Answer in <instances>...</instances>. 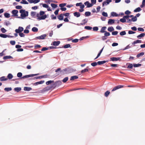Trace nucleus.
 Wrapping results in <instances>:
<instances>
[{"label": "nucleus", "mask_w": 145, "mask_h": 145, "mask_svg": "<svg viewBox=\"0 0 145 145\" xmlns=\"http://www.w3.org/2000/svg\"><path fill=\"white\" fill-rule=\"evenodd\" d=\"M85 14L86 16H90L91 13L90 12L87 11L85 12Z\"/></svg>", "instance_id": "obj_38"}, {"label": "nucleus", "mask_w": 145, "mask_h": 145, "mask_svg": "<svg viewBox=\"0 0 145 145\" xmlns=\"http://www.w3.org/2000/svg\"><path fill=\"white\" fill-rule=\"evenodd\" d=\"M142 42V41L141 40H137L136 41H134L133 42H132V44H135L138 43H141Z\"/></svg>", "instance_id": "obj_26"}, {"label": "nucleus", "mask_w": 145, "mask_h": 145, "mask_svg": "<svg viewBox=\"0 0 145 145\" xmlns=\"http://www.w3.org/2000/svg\"><path fill=\"white\" fill-rule=\"evenodd\" d=\"M39 74H29L26 75L25 76H24L22 77V78H29L31 77H33Z\"/></svg>", "instance_id": "obj_5"}, {"label": "nucleus", "mask_w": 145, "mask_h": 145, "mask_svg": "<svg viewBox=\"0 0 145 145\" xmlns=\"http://www.w3.org/2000/svg\"><path fill=\"white\" fill-rule=\"evenodd\" d=\"M66 5V3L60 4L59 5V7H60L61 8H62L63 7H64Z\"/></svg>", "instance_id": "obj_48"}, {"label": "nucleus", "mask_w": 145, "mask_h": 145, "mask_svg": "<svg viewBox=\"0 0 145 145\" xmlns=\"http://www.w3.org/2000/svg\"><path fill=\"white\" fill-rule=\"evenodd\" d=\"M93 31H97L98 30L99 28L97 27H93Z\"/></svg>", "instance_id": "obj_62"}, {"label": "nucleus", "mask_w": 145, "mask_h": 145, "mask_svg": "<svg viewBox=\"0 0 145 145\" xmlns=\"http://www.w3.org/2000/svg\"><path fill=\"white\" fill-rule=\"evenodd\" d=\"M1 31L3 33H5L7 31L4 28H2L1 29Z\"/></svg>", "instance_id": "obj_52"}, {"label": "nucleus", "mask_w": 145, "mask_h": 145, "mask_svg": "<svg viewBox=\"0 0 145 145\" xmlns=\"http://www.w3.org/2000/svg\"><path fill=\"white\" fill-rule=\"evenodd\" d=\"M57 18L59 20H63V15L61 14L57 16Z\"/></svg>", "instance_id": "obj_16"}, {"label": "nucleus", "mask_w": 145, "mask_h": 145, "mask_svg": "<svg viewBox=\"0 0 145 145\" xmlns=\"http://www.w3.org/2000/svg\"><path fill=\"white\" fill-rule=\"evenodd\" d=\"M47 76V75H43L41 76H37V77H34L33 78V79L34 80L38 79H41L43 78H46Z\"/></svg>", "instance_id": "obj_11"}, {"label": "nucleus", "mask_w": 145, "mask_h": 145, "mask_svg": "<svg viewBox=\"0 0 145 145\" xmlns=\"http://www.w3.org/2000/svg\"><path fill=\"white\" fill-rule=\"evenodd\" d=\"M133 65L131 63H129L128 67V68L132 69L133 67Z\"/></svg>", "instance_id": "obj_53"}, {"label": "nucleus", "mask_w": 145, "mask_h": 145, "mask_svg": "<svg viewBox=\"0 0 145 145\" xmlns=\"http://www.w3.org/2000/svg\"><path fill=\"white\" fill-rule=\"evenodd\" d=\"M64 48H66L69 47H71V45L69 44H66L64 46Z\"/></svg>", "instance_id": "obj_44"}, {"label": "nucleus", "mask_w": 145, "mask_h": 145, "mask_svg": "<svg viewBox=\"0 0 145 145\" xmlns=\"http://www.w3.org/2000/svg\"><path fill=\"white\" fill-rule=\"evenodd\" d=\"M7 35L3 34H0V37L3 38H6L7 37Z\"/></svg>", "instance_id": "obj_35"}, {"label": "nucleus", "mask_w": 145, "mask_h": 145, "mask_svg": "<svg viewBox=\"0 0 145 145\" xmlns=\"http://www.w3.org/2000/svg\"><path fill=\"white\" fill-rule=\"evenodd\" d=\"M114 29L112 27H108V30L110 32H112L114 31Z\"/></svg>", "instance_id": "obj_32"}, {"label": "nucleus", "mask_w": 145, "mask_h": 145, "mask_svg": "<svg viewBox=\"0 0 145 145\" xmlns=\"http://www.w3.org/2000/svg\"><path fill=\"white\" fill-rule=\"evenodd\" d=\"M131 47V46H130V44H129L128 45H127L123 49V50H125L127 49H129V48H130Z\"/></svg>", "instance_id": "obj_59"}, {"label": "nucleus", "mask_w": 145, "mask_h": 145, "mask_svg": "<svg viewBox=\"0 0 145 145\" xmlns=\"http://www.w3.org/2000/svg\"><path fill=\"white\" fill-rule=\"evenodd\" d=\"M36 13L35 12L32 11L31 12V16L32 17H34L36 15Z\"/></svg>", "instance_id": "obj_49"}, {"label": "nucleus", "mask_w": 145, "mask_h": 145, "mask_svg": "<svg viewBox=\"0 0 145 145\" xmlns=\"http://www.w3.org/2000/svg\"><path fill=\"white\" fill-rule=\"evenodd\" d=\"M40 14L37 13V20H44L47 18V16L46 14L44 15L43 16H40Z\"/></svg>", "instance_id": "obj_3"}, {"label": "nucleus", "mask_w": 145, "mask_h": 145, "mask_svg": "<svg viewBox=\"0 0 145 145\" xmlns=\"http://www.w3.org/2000/svg\"><path fill=\"white\" fill-rule=\"evenodd\" d=\"M126 34V32L125 31H123L120 32V35L121 36L125 35Z\"/></svg>", "instance_id": "obj_43"}, {"label": "nucleus", "mask_w": 145, "mask_h": 145, "mask_svg": "<svg viewBox=\"0 0 145 145\" xmlns=\"http://www.w3.org/2000/svg\"><path fill=\"white\" fill-rule=\"evenodd\" d=\"M61 84V82H46L47 86L44 88L42 90V92H45L50 90H52L54 89L56 86H59L57 84Z\"/></svg>", "instance_id": "obj_1"}, {"label": "nucleus", "mask_w": 145, "mask_h": 145, "mask_svg": "<svg viewBox=\"0 0 145 145\" xmlns=\"http://www.w3.org/2000/svg\"><path fill=\"white\" fill-rule=\"evenodd\" d=\"M60 43V42L59 41H54L53 43V45L54 46H57Z\"/></svg>", "instance_id": "obj_19"}, {"label": "nucleus", "mask_w": 145, "mask_h": 145, "mask_svg": "<svg viewBox=\"0 0 145 145\" xmlns=\"http://www.w3.org/2000/svg\"><path fill=\"white\" fill-rule=\"evenodd\" d=\"M144 54V52H142L139 54H138L137 56V57L138 58L140 56L143 55Z\"/></svg>", "instance_id": "obj_34"}, {"label": "nucleus", "mask_w": 145, "mask_h": 145, "mask_svg": "<svg viewBox=\"0 0 145 145\" xmlns=\"http://www.w3.org/2000/svg\"><path fill=\"white\" fill-rule=\"evenodd\" d=\"M106 28V27H105V26H104V27H102V28H101V30L100 31L101 33H104L105 32V31H105V30Z\"/></svg>", "instance_id": "obj_25"}, {"label": "nucleus", "mask_w": 145, "mask_h": 145, "mask_svg": "<svg viewBox=\"0 0 145 145\" xmlns=\"http://www.w3.org/2000/svg\"><path fill=\"white\" fill-rule=\"evenodd\" d=\"M87 22L88 19H84L82 20V22L83 23L80 24L82 25H84Z\"/></svg>", "instance_id": "obj_24"}, {"label": "nucleus", "mask_w": 145, "mask_h": 145, "mask_svg": "<svg viewBox=\"0 0 145 145\" xmlns=\"http://www.w3.org/2000/svg\"><path fill=\"white\" fill-rule=\"evenodd\" d=\"M110 93V92L109 91H107L105 93V95L106 97H107L109 94Z\"/></svg>", "instance_id": "obj_54"}, {"label": "nucleus", "mask_w": 145, "mask_h": 145, "mask_svg": "<svg viewBox=\"0 0 145 145\" xmlns=\"http://www.w3.org/2000/svg\"><path fill=\"white\" fill-rule=\"evenodd\" d=\"M13 57H12L10 56H4L3 57V59L5 60V59H13Z\"/></svg>", "instance_id": "obj_20"}, {"label": "nucleus", "mask_w": 145, "mask_h": 145, "mask_svg": "<svg viewBox=\"0 0 145 145\" xmlns=\"http://www.w3.org/2000/svg\"><path fill=\"white\" fill-rule=\"evenodd\" d=\"M145 35V34L142 33L137 36V38L138 39H140L141 38L144 37Z\"/></svg>", "instance_id": "obj_18"}, {"label": "nucleus", "mask_w": 145, "mask_h": 145, "mask_svg": "<svg viewBox=\"0 0 145 145\" xmlns=\"http://www.w3.org/2000/svg\"><path fill=\"white\" fill-rule=\"evenodd\" d=\"M106 1H105L103 3V7L105 5H107L109 4V3L112 1L111 0H106Z\"/></svg>", "instance_id": "obj_8"}, {"label": "nucleus", "mask_w": 145, "mask_h": 145, "mask_svg": "<svg viewBox=\"0 0 145 145\" xmlns=\"http://www.w3.org/2000/svg\"><path fill=\"white\" fill-rule=\"evenodd\" d=\"M16 8L18 9H21L22 8V7L21 6L17 5L16 6Z\"/></svg>", "instance_id": "obj_63"}, {"label": "nucleus", "mask_w": 145, "mask_h": 145, "mask_svg": "<svg viewBox=\"0 0 145 145\" xmlns=\"http://www.w3.org/2000/svg\"><path fill=\"white\" fill-rule=\"evenodd\" d=\"M44 82H36L34 84H33V85L35 86H37L39 84H41L43 83Z\"/></svg>", "instance_id": "obj_45"}, {"label": "nucleus", "mask_w": 145, "mask_h": 145, "mask_svg": "<svg viewBox=\"0 0 145 145\" xmlns=\"http://www.w3.org/2000/svg\"><path fill=\"white\" fill-rule=\"evenodd\" d=\"M13 76L12 74L10 73L8 74L7 75V78L8 79H11L13 78Z\"/></svg>", "instance_id": "obj_29"}, {"label": "nucleus", "mask_w": 145, "mask_h": 145, "mask_svg": "<svg viewBox=\"0 0 145 145\" xmlns=\"http://www.w3.org/2000/svg\"><path fill=\"white\" fill-rule=\"evenodd\" d=\"M44 13L45 12L42 11H40L39 12L40 15L41 16L44 15Z\"/></svg>", "instance_id": "obj_64"}, {"label": "nucleus", "mask_w": 145, "mask_h": 145, "mask_svg": "<svg viewBox=\"0 0 145 145\" xmlns=\"http://www.w3.org/2000/svg\"><path fill=\"white\" fill-rule=\"evenodd\" d=\"M24 30V28L22 27L19 26L18 27V29L15 30V31L16 33H19L22 32Z\"/></svg>", "instance_id": "obj_4"}, {"label": "nucleus", "mask_w": 145, "mask_h": 145, "mask_svg": "<svg viewBox=\"0 0 145 145\" xmlns=\"http://www.w3.org/2000/svg\"><path fill=\"white\" fill-rule=\"evenodd\" d=\"M137 18H136V17L134 16L131 19L129 20H127V23H130L131 21H133V22H136L137 21Z\"/></svg>", "instance_id": "obj_6"}, {"label": "nucleus", "mask_w": 145, "mask_h": 145, "mask_svg": "<svg viewBox=\"0 0 145 145\" xmlns=\"http://www.w3.org/2000/svg\"><path fill=\"white\" fill-rule=\"evenodd\" d=\"M7 79L8 78H5V76H2L0 78V80L1 81L7 80Z\"/></svg>", "instance_id": "obj_28"}, {"label": "nucleus", "mask_w": 145, "mask_h": 145, "mask_svg": "<svg viewBox=\"0 0 145 145\" xmlns=\"http://www.w3.org/2000/svg\"><path fill=\"white\" fill-rule=\"evenodd\" d=\"M73 14H74V16L76 17H80V14L79 12H74L73 13Z\"/></svg>", "instance_id": "obj_17"}, {"label": "nucleus", "mask_w": 145, "mask_h": 145, "mask_svg": "<svg viewBox=\"0 0 145 145\" xmlns=\"http://www.w3.org/2000/svg\"><path fill=\"white\" fill-rule=\"evenodd\" d=\"M137 29L138 31H140L144 32V29L141 27H138Z\"/></svg>", "instance_id": "obj_46"}, {"label": "nucleus", "mask_w": 145, "mask_h": 145, "mask_svg": "<svg viewBox=\"0 0 145 145\" xmlns=\"http://www.w3.org/2000/svg\"><path fill=\"white\" fill-rule=\"evenodd\" d=\"M19 12L21 13V17L18 16L17 18L24 19L28 15V12L25 11V10L21 9Z\"/></svg>", "instance_id": "obj_2"}, {"label": "nucleus", "mask_w": 145, "mask_h": 145, "mask_svg": "<svg viewBox=\"0 0 145 145\" xmlns=\"http://www.w3.org/2000/svg\"><path fill=\"white\" fill-rule=\"evenodd\" d=\"M104 33V36L105 37H106L110 36V33L109 32H107L106 31H105V32Z\"/></svg>", "instance_id": "obj_39"}, {"label": "nucleus", "mask_w": 145, "mask_h": 145, "mask_svg": "<svg viewBox=\"0 0 145 145\" xmlns=\"http://www.w3.org/2000/svg\"><path fill=\"white\" fill-rule=\"evenodd\" d=\"M102 15L105 17H107L108 14L106 12H103L102 13Z\"/></svg>", "instance_id": "obj_55"}, {"label": "nucleus", "mask_w": 145, "mask_h": 145, "mask_svg": "<svg viewBox=\"0 0 145 145\" xmlns=\"http://www.w3.org/2000/svg\"><path fill=\"white\" fill-rule=\"evenodd\" d=\"M120 22L122 23L127 22L126 20L125 19V18H122L120 19Z\"/></svg>", "instance_id": "obj_40"}, {"label": "nucleus", "mask_w": 145, "mask_h": 145, "mask_svg": "<svg viewBox=\"0 0 145 145\" xmlns=\"http://www.w3.org/2000/svg\"><path fill=\"white\" fill-rule=\"evenodd\" d=\"M4 15L5 17L6 18H9L10 16V14L7 13H5Z\"/></svg>", "instance_id": "obj_31"}, {"label": "nucleus", "mask_w": 145, "mask_h": 145, "mask_svg": "<svg viewBox=\"0 0 145 145\" xmlns=\"http://www.w3.org/2000/svg\"><path fill=\"white\" fill-rule=\"evenodd\" d=\"M115 20L114 19H109L108 21V24L111 25L114 23Z\"/></svg>", "instance_id": "obj_14"}, {"label": "nucleus", "mask_w": 145, "mask_h": 145, "mask_svg": "<svg viewBox=\"0 0 145 145\" xmlns=\"http://www.w3.org/2000/svg\"><path fill=\"white\" fill-rule=\"evenodd\" d=\"M51 19L52 20H55L56 19V16H54V14L51 15Z\"/></svg>", "instance_id": "obj_61"}, {"label": "nucleus", "mask_w": 145, "mask_h": 145, "mask_svg": "<svg viewBox=\"0 0 145 145\" xmlns=\"http://www.w3.org/2000/svg\"><path fill=\"white\" fill-rule=\"evenodd\" d=\"M14 90L15 91L19 92L21 90V88L20 87H16L14 88Z\"/></svg>", "instance_id": "obj_22"}, {"label": "nucleus", "mask_w": 145, "mask_h": 145, "mask_svg": "<svg viewBox=\"0 0 145 145\" xmlns=\"http://www.w3.org/2000/svg\"><path fill=\"white\" fill-rule=\"evenodd\" d=\"M129 15H126L124 16H123V18H125V20H129L130 19H129Z\"/></svg>", "instance_id": "obj_58"}, {"label": "nucleus", "mask_w": 145, "mask_h": 145, "mask_svg": "<svg viewBox=\"0 0 145 145\" xmlns=\"http://www.w3.org/2000/svg\"><path fill=\"white\" fill-rule=\"evenodd\" d=\"M124 86L123 85H120L118 86H116L114 88L112 89V91H115L118 89L123 88L124 87Z\"/></svg>", "instance_id": "obj_9"}, {"label": "nucleus", "mask_w": 145, "mask_h": 145, "mask_svg": "<svg viewBox=\"0 0 145 145\" xmlns=\"http://www.w3.org/2000/svg\"><path fill=\"white\" fill-rule=\"evenodd\" d=\"M84 4L85 5H87V7L89 8L93 6V4L89 3L88 1L85 2Z\"/></svg>", "instance_id": "obj_12"}, {"label": "nucleus", "mask_w": 145, "mask_h": 145, "mask_svg": "<svg viewBox=\"0 0 145 145\" xmlns=\"http://www.w3.org/2000/svg\"><path fill=\"white\" fill-rule=\"evenodd\" d=\"M12 90L11 88H6L4 89V90L6 91H11Z\"/></svg>", "instance_id": "obj_30"}, {"label": "nucleus", "mask_w": 145, "mask_h": 145, "mask_svg": "<svg viewBox=\"0 0 145 145\" xmlns=\"http://www.w3.org/2000/svg\"><path fill=\"white\" fill-rule=\"evenodd\" d=\"M10 43L12 45H14L15 44L16 42L14 40H11L10 41Z\"/></svg>", "instance_id": "obj_50"}, {"label": "nucleus", "mask_w": 145, "mask_h": 145, "mask_svg": "<svg viewBox=\"0 0 145 145\" xmlns=\"http://www.w3.org/2000/svg\"><path fill=\"white\" fill-rule=\"evenodd\" d=\"M19 35L21 37H24L25 36V35L22 32L19 33Z\"/></svg>", "instance_id": "obj_60"}, {"label": "nucleus", "mask_w": 145, "mask_h": 145, "mask_svg": "<svg viewBox=\"0 0 145 145\" xmlns=\"http://www.w3.org/2000/svg\"><path fill=\"white\" fill-rule=\"evenodd\" d=\"M97 64H98L97 62V63L96 62L92 63H91V65L93 67L97 65Z\"/></svg>", "instance_id": "obj_51"}, {"label": "nucleus", "mask_w": 145, "mask_h": 145, "mask_svg": "<svg viewBox=\"0 0 145 145\" xmlns=\"http://www.w3.org/2000/svg\"><path fill=\"white\" fill-rule=\"evenodd\" d=\"M24 89L25 91H29L32 90V88L31 87H25L24 88Z\"/></svg>", "instance_id": "obj_15"}, {"label": "nucleus", "mask_w": 145, "mask_h": 145, "mask_svg": "<svg viewBox=\"0 0 145 145\" xmlns=\"http://www.w3.org/2000/svg\"><path fill=\"white\" fill-rule=\"evenodd\" d=\"M84 28L88 30H91L92 29V27L89 26H86L84 27Z\"/></svg>", "instance_id": "obj_42"}, {"label": "nucleus", "mask_w": 145, "mask_h": 145, "mask_svg": "<svg viewBox=\"0 0 145 145\" xmlns=\"http://www.w3.org/2000/svg\"><path fill=\"white\" fill-rule=\"evenodd\" d=\"M51 5L53 8H56L57 7V5L54 3H51Z\"/></svg>", "instance_id": "obj_41"}, {"label": "nucleus", "mask_w": 145, "mask_h": 145, "mask_svg": "<svg viewBox=\"0 0 145 145\" xmlns=\"http://www.w3.org/2000/svg\"><path fill=\"white\" fill-rule=\"evenodd\" d=\"M22 73L21 72H19L17 73V76L18 77H20L22 76Z\"/></svg>", "instance_id": "obj_57"}, {"label": "nucleus", "mask_w": 145, "mask_h": 145, "mask_svg": "<svg viewBox=\"0 0 145 145\" xmlns=\"http://www.w3.org/2000/svg\"><path fill=\"white\" fill-rule=\"evenodd\" d=\"M46 36V35L44 34L40 36L37 37L36 38V39H45Z\"/></svg>", "instance_id": "obj_7"}, {"label": "nucleus", "mask_w": 145, "mask_h": 145, "mask_svg": "<svg viewBox=\"0 0 145 145\" xmlns=\"http://www.w3.org/2000/svg\"><path fill=\"white\" fill-rule=\"evenodd\" d=\"M141 9L140 8L138 7L135 9L134 11L135 12H139L140 11Z\"/></svg>", "instance_id": "obj_36"}, {"label": "nucleus", "mask_w": 145, "mask_h": 145, "mask_svg": "<svg viewBox=\"0 0 145 145\" xmlns=\"http://www.w3.org/2000/svg\"><path fill=\"white\" fill-rule=\"evenodd\" d=\"M111 16L113 17H117L118 16V15L115 12H113L111 13Z\"/></svg>", "instance_id": "obj_27"}, {"label": "nucleus", "mask_w": 145, "mask_h": 145, "mask_svg": "<svg viewBox=\"0 0 145 145\" xmlns=\"http://www.w3.org/2000/svg\"><path fill=\"white\" fill-rule=\"evenodd\" d=\"M32 31L34 32H36L38 31V29L36 27H34L32 28Z\"/></svg>", "instance_id": "obj_33"}, {"label": "nucleus", "mask_w": 145, "mask_h": 145, "mask_svg": "<svg viewBox=\"0 0 145 145\" xmlns=\"http://www.w3.org/2000/svg\"><path fill=\"white\" fill-rule=\"evenodd\" d=\"M34 47L35 49H37L40 48L41 46L39 45L36 44L35 45Z\"/></svg>", "instance_id": "obj_56"}, {"label": "nucleus", "mask_w": 145, "mask_h": 145, "mask_svg": "<svg viewBox=\"0 0 145 145\" xmlns=\"http://www.w3.org/2000/svg\"><path fill=\"white\" fill-rule=\"evenodd\" d=\"M78 78V77L77 76H72L70 78V80L71 81L74 80V79H77Z\"/></svg>", "instance_id": "obj_23"}, {"label": "nucleus", "mask_w": 145, "mask_h": 145, "mask_svg": "<svg viewBox=\"0 0 145 145\" xmlns=\"http://www.w3.org/2000/svg\"><path fill=\"white\" fill-rule=\"evenodd\" d=\"M107 62V61H98V62H97V64L98 65H100L103 64Z\"/></svg>", "instance_id": "obj_21"}, {"label": "nucleus", "mask_w": 145, "mask_h": 145, "mask_svg": "<svg viewBox=\"0 0 145 145\" xmlns=\"http://www.w3.org/2000/svg\"><path fill=\"white\" fill-rule=\"evenodd\" d=\"M21 4H28V3L27 1H21L20 3Z\"/></svg>", "instance_id": "obj_47"}, {"label": "nucleus", "mask_w": 145, "mask_h": 145, "mask_svg": "<svg viewBox=\"0 0 145 145\" xmlns=\"http://www.w3.org/2000/svg\"><path fill=\"white\" fill-rule=\"evenodd\" d=\"M141 65V64H133V66L135 67H137L140 66Z\"/></svg>", "instance_id": "obj_37"}, {"label": "nucleus", "mask_w": 145, "mask_h": 145, "mask_svg": "<svg viewBox=\"0 0 145 145\" xmlns=\"http://www.w3.org/2000/svg\"><path fill=\"white\" fill-rule=\"evenodd\" d=\"M110 59L112 61H117L120 60V58L119 57H112L110 58Z\"/></svg>", "instance_id": "obj_13"}, {"label": "nucleus", "mask_w": 145, "mask_h": 145, "mask_svg": "<svg viewBox=\"0 0 145 145\" xmlns=\"http://www.w3.org/2000/svg\"><path fill=\"white\" fill-rule=\"evenodd\" d=\"M18 12V11L16 10H12V13L13 14V16H18L17 14Z\"/></svg>", "instance_id": "obj_10"}]
</instances>
